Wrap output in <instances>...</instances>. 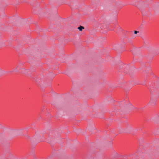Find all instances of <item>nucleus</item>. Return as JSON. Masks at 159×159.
Instances as JSON below:
<instances>
[{
  "instance_id": "obj_1",
  "label": "nucleus",
  "mask_w": 159,
  "mask_h": 159,
  "mask_svg": "<svg viewBox=\"0 0 159 159\" xmlns=\"http://www.w3.org/2000/svg\"><path fill=\"white\" fill-rule=\"evenodd\" d=\"M78 29L80 31H82L83 29H84V26L80 25V26L78 28Z\"/></svg>"
},
{
  "instance_id": "obj_2",
  "label": "nucleus",
  "mask_w": 159,
  "mask_h": 159,
  "mask_svg": "<svg viewBox=\"0 0 159 159\" xmlns=\"http://www.w3.org/2000/svg\"><path fill=\"white\" fill-rule=\"evenodd\" d=\"M156 84L157 85H159V80H158L157 82H156Z\"/></svg>"
},
{
  "instance_id": "obj_3",
  "label": "nucleus",
  "mask_w": 159,
  "mask_h": 159,
  "mask_svg": "<svg viewBox=\"0 0 159 159\" xmlns=\"http://www.w3.org/2000/svg\"><path fill=\"white\" fill-rule=\"evenodd\" d=\"M134 31V33L135 34H136L139 32V31Z\"/></svg>"
},
{
  "instance_id": "obj_4",
  "label": "nucleus",
  "mask_w": 159,
  "mask_h": 159,
  "mask_svg": "<svg viewBox=\"0 0 159 159\" xmlns=\"http://www.w3.org/2000/svg\"><path fill=\"white\" fill-rule=\"evenodd\" d=\"M150 102H152V100H151V101H150Z\"/></svg>"
}]
</instances>
